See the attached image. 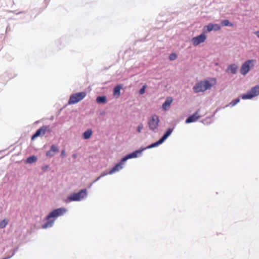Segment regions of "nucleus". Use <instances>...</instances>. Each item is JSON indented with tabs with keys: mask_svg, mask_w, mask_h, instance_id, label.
Wrapping results in <instances>:
<instances>
[{
	"mask_svg": "<svg viewBox=\"0 0 259 259\" xmlns=\"http://www.w3.org/2000/svg\"><path fill=\"white\" fill-rule=\"evenodd\" d=\"M67 210L64 207H60L51 211L45 218L47 221L42 226V229H47L53 226L56 219L63 215L67 212Z\"/></svg>",
	"mask_w": 259,
	"mask_h": 259,
	"instance_id": "1",
	"label": "nucleus"
},
{
	"mask_svg": "<svg viewBox=\"0 0 259 259\" xmlns=\"http://www.w3.org/2000/svg\"><path fill=\"white\" fill-rule=\"evenodd\" d=\"M212 85L208 80L200 81L197 82L193 87V89L195 93L203 92L210 89Z\"/></svg>",
	"mask_w": 259,
	"mask_h": 259,
	"instance_id": "2",
	"label": "nucleus"
},
{
	"mask_svg": "<svg viewBox=\"0 0 259 259\" xmlns=\"http://www.w3.org/2000/svg\"><path fill=\"white\" fill-rule=\"evenodd\" d=\"M159 119L156 114L151 115L148 119V125L149 128L153 133H156L159 125Z\"/></svg>",
	"mask_w": 259,
	"mask_h": 259,
	"instance_id": "3",
	"label": "nucleus"
},
{
	"mask_svg": "<svg viewBox=\"0 0 259 259\" xmlns=\"http://www.w3.org/2000/svg\"><path fill=\"white\" fill-rule=\"evenodd\" d=\"M87 190L83 189L77 193H73L68 197L69 201H80L87 197Z\"/></svg>",
	"mask_w": 259,
	"mask_h": 259,
	"instance_id": "4",
	"label": "nucleus"
},
{
	"mask_svg": "<svg viewBox=\"0 0 259 259\" xmlns=\"http://www.w3.org/2000/svg\"><path fill=\"white\" fill-rule=\"evenodd\" d=\"M258 95H259V85H256L246 94H243L241 98L243 100L250 99Z\"/></svg>",
	"mask_w": 259,
	"mask_h": 259,
	"instance_id": "5",
	"label": "nucleus"
},
{
	"mask_svg": "<svg viewBox=\"0 0 259 259\" xmlns=\"http://www.w3.org/2000/svg\"><path fill=\"white\" fill-rule=\"evenodd\" d=\"M86 96L85 92H79L73 94L70 96L68 104L69 105L74 104L82 100Z\"/></svg>",
	"mask_w": 259,
	"mask_h": 259,
	"instance_id": "6",
	"label": "nucleus"
},
{
	"mask_svg": "<svg viewBox=\"0 0 259 259\" xmlns=\"http://www.w3.org/2000/svg\"><path fill=\"white\" fill-rule=\"evenodd\" d=\"M50 133L51 132V129L49 126L43 125L38 130L36 131L35 133L32 136L31 140H33L37 137L42 136L45 135L46 132Z\"/></svg>",
	"mask_w": 259,
	"mask_h": 259,
	"instance_id": "7",
	"label": "nucleus"
},
{
	"mask_svg": "<svg viewBox=\"0 0 259 259\" xmlns=\"http://www.w3.org/2000/svg\"><path fill=\"white\" fill-rule=\"evenodd\" d=\"M146 148L137 149L132 153L126 154L122 157V161H126L128 159L141 156L142 152Z\"/></svg>",
	"mask_w": 259,
	"mask_h": 259,
	"instance_id": "8",
	"label": "nucleus"
},
{
	"mask_svg": "<svg viewBox=\"0 0 259 259\" xmlns=\"http://www.w3.org/2000/svg\"><path fill=\"white\" fill-rule=\"evenodd\" d=\"M254 61L253 59L247 60L245 61L241 65L240 72L241 74L245 75L250 70V64Z\"/></svg>",
	"mask_w": 259,
	"mask_h": 259,
	"instance_id": "9",
	"label": "nucleus"
},
{
	"mask_svg": "<svg viewBox=\"0 0 259 259\" xmlns=\"http://www.w3.org/2000/svg\"><path fill=\"white\" fill-rule=\"evenodd\" d=\"M206 39V36L203 32L200 35L194 37L192 39V42L194 46H198L202 42H203Z\"/></svg>",
	"mask_w": 259,
	"mask_h": 259,
	"instance_id": "10",
	"label": "nucleus"
},
{
	"mask_svg": "<svg viewBox=\"0 0 259 259\" xmlns=\"http://www.w3.org/2000/svg\"><path fill=\"white\" fill-rule=\"evenodd\" d=\"M59 151V147L56 145L53 144L51 146L50 150L47 151L46 155L50 158L52 157L55 155V153L58 152Z\"/></svg>",
	"mask_w": 259,
	"mask_h": 259,
	"instance_id": "11",
	"label": "nucleus"
},
{
	"mask_svg": "<svg viewBox=\"0 0 259 259\" xmlns=\"http://www.w3.org/2000/svg\"><path fill=\"white\" fill-rule=\"evenodd\" d=\"M125 161H122V158L121 159V161L119 163L116 164L108 172L109 175L113 174V173L119 171L123 168V165L124 164Z\"/></svg>",
	"mask_w": 259,
	"mask_h": 259,
	"instance_id": "12",
	"label": "nucleus"
},
{
	"mask_svg": "<svg viewBox=\"0 0 259 259\" xmlns=\"http://www.w3.org/2000/svg\"><path fill=\"white\" fill-rule=\"evenodd\" d=\"M199 110L196 111L194 114L189 116L185 120L186 123H190L196 121L200 118V116L198 115Z\"/></svg>",
	"mask_w": 259,
	"mask_h": 259,
	"instance_id": "13",
	"label": "nucleus"
},
{
	"mask_svg": "<svg viewBox=\"0 0 259 259\" xmlns=\"http://www.w3.org/2000/svg\"><path fill=\"white\" fill-rule=\"evenodd\" d=\"M174 128H168L166 130L163 136L160 138L161 140L164 142L166 139L171 134Z\"/></svg>",
	"mask_w": 259,
	"mask_h": 259,
	"instance_id": "14",
	"label": "nucleus"
},
{
	"mask_svg": "<svg viewBox=\"0 0 259 259\" xmlns=\"http://www.w3.org/2000/svg\"><path fill=\"white\" fill-rule=\"evenodd\" d=\"M227 70H230L232 74H236L237 72L238 66L235 64H230L228 66Z\"/></svg>",
	"mask_w": 259,
	"mask_h": 259,
	"instance_id": "15",
	"label": "nucleus"
},
{
	"mask_svg": "<svg viewBox=\"0 0 259 259\" xmlns=\"http://www.w3.org/2000/svg\"><path fill=\"white\" fill-rule=\"evenodd\" d=\"M163 143V142L160 138L159 139V140H158L157 141H156L154 143H152L151 144L148 145L145 148H146V149H151L152 148H154V147H157L158 146L160 145V144H162Z\"/></svg>",
	"mask_w": 259,
	"mask_h": 259,
	"instance_id": "16",
	"label": "nucleus"
},
{
	"mask_svg": "<svg viewBox=\"0 0 259 259\" xmlns=\"http://www.w3.org/2000/svg\"><path fill=\"white\" fill-rule=\"evenodd\" d=\"M122 88L121 84H118L115 86L113 89V94L114 96L119 97L120 95V90Z\"/></svg>",
	"mask_w": 259,
	"mask_h": 259,
	"instance_id": "17",
	"label": "nucleus"
},
{
	"mask_svg": "<svg viewBox=\"0 0 259 259\" xmlns=\"http://www.w3.org/2000/svg\"><path fill=\"white\" fill-rule=\"evenodd\" d=\"M92 131L91 129H88L85 131L82 134V137L84 139H89L92 135Z\"/></svg>",
	"mask_w": 259,
	"mask_h": 259,
	"instance_id": "18",
	"label": "nucleus"
},
{
	"mask_svg": "<svg viewBox=\"0 0 259 259\" xmlns=\"http://www.w3.org/2000/svg\"><path fill=\"white\" fill-rule=\"evenodd\" d=\"M212 23H209L208 25L205 26L203 27V33H208L210 32L211 31H213V27H212Z\"/></svg>",
	"mask_w": 259,
	"mask_h": 259,
	"instance_id": "19",
	"label": "nucleus"
},
{
	"mask_svg": "<svg viewBox=\"0 0 259 259\" xmlns=\"http://www.w3.org/2000/svg\"><path fill=\"white\" fill-rule=\"evenodd\" d=\"M172 101L171 98H167L164 102L162 104V108L164 110H166L167 107H168L170 105Z\"/></svg>",
	"mask_w": 259,
	"mask_h": 259,
	"instance_id": "20",
	"label": "nucleus"
},
{
	"mask_svg": "<svg viewBox=\"0 0 259 259\" xmlns=\"http://www.w3.org/2000/svg\"><path fill=\"white\" fill-rule=\"evenodd\" d=\"M96 101L98 103L104 104L107 101L106 97L105 96H98L96 99Z\"/></svg>",
	"mask_w": 259,
	"mask_h": 259,
	"instance_id": "21",
	"label": "nucleus"
},
{
	"mask_svg": "<svg viewBox=\"0 0 259 259\" xmlns=\"http://www.w3.org/2000/svg\"><path fill=\"white\" fill-rule=\"evenodd\" d=\"M37 158L35 155H32L28 157L26 159V163L31 164L37 161Z\"/></svg>",
	"mask_w": 259,
	"mask_h": 259,
	"instance_id": "22",
	"label": "nucleus"
},
{
	"mask_svg": "<svg viewBox=\"0 0 259 259\" xmlns=\"http://www.w3.org/2000/svg\"><path fill=\"white\" fill-rule=\"evenodd\" d=\"M221 24L223 26H233V24L228 20H223L221 22Z\"/></svg>",
	"mask_w": 259,
	"mask_h": 259,
	"instance_id": "23",
	"label": "nucleus"
},
{
	"mask_svg": "<svg viewBox=\"0 0 259 259\" xmlns=\"http://www.w3.org/2000/svg\"><path fill=\"white\" fill-rule=\"evenodd\" d=\"M240 101V99L239 98H237L234 100H233L229 104V105L231 107H233L236 105L237 103H238Z\"/></svg>",
	"mask_w": 259,
	"mask_h": 259,
	"instance_id": "24",
	"label": "nucleus"
},
{
	"mask_svg": "<svg viewBox=\"0 0 259 259\" xmlns=\"http://www.w3.org/2000/svg\"><path fill=\"white\" fill-rule=\"evenodd\" d=\"M8 221L6 219L2 220V221L0 222V228H4L5 227H6Z\"/></svg>",
	"mask_w": 259,
	"mask_h": 259,
	"instance_id": "25",
	"label": "nucleus"
},
{
	"mask_svg": "<svg viewBox=\"0 0 259 259\" xmlns=\"http://www.w3.org/2000/svg\"><path fill=\"white\" fill-rule=\"evenodd\" d=\"M212 28L213 31H217L220 30L221 29V27L219 24H212Z\"/></svg>",
	"mask_w": 259,
	"mask_h": 259,
	"instance_id": "26",
	"label": "nucleus"
},
{
	"mask_svg": "<svg viewBox=\"0 0 259 259\" xmlns=\"http://www.w3.org/2000/svg\"><path fill=\"white\" fill-rule=\"evenodd\" d=\"M177 55L175 53H171L169 56V59L170 61H174L177 59Z\"/></svg>",
	"mask_w": 259,
	"mask_h": 259,
	"instance_id": "27",
	"label": "nucleus"
},
{
	"mask_svg": "<svg viewBox=\"0 0 259 259\" xmlns=\"http://www.w3.org/2000/svg\"><path fill=\"white\" fill-rule=\"evenodd\" d=\"M146 88V85H144L140 89L139 93L140 95H143L145 92V89Z\"/></svg>",
	"mask_w": 259,
	"mask_h": 259,
	"instance_id": "28",
	"label": "nucleus"
},
{
	"mask_svg": "<svg viewBox=\"0 0 259 259\" xmlns=\"http://www.w3.org/2000/svg\"><path fill=\"white\" fill-rule=\"evenodd\" d=\"M143 128V124L142 123H140L137 126V131L138 133H140L141 132Z\"/></svg>",
	"mask_w": 259,
	"mask_h": 259,
	"instance_id": "29",
	"label": "nucleus"
},
{
	"mask_svg": "<svg viewBox=\"0 0 259 259\" xmlns=\"http://www.w3.org/2000/svg\"><path fill=\"white\" fill-rule=\"evenodd\" d=\"M60 156L62 158L65 156V150H62L61 152Z\"/></svg>",
	"mask_w": 259,
	"mask_h": 259,
	"instance_id": "30",
	"label": "nucleus"
},
{
	"mask_svg": "<svg viewBox=\"0 0 259 259\" xmlns=\"http://www.w3.org/2000/svg\"><path fill=\"white\" fill-rule=\"evenodd\" d=\"M100 179H101L100 177V176H99V177H98L96 179H95V180L93 181V183L90 185V187H91L92 186V184H94V183H95L97 182V181H98Z\"/></svg>",
	"mask_w": 259,
	"mask_h": 259,
	"instance_id": "31",
	"label": "nucleus"
},
{
	"mask_svg": "<svg viewBox=\"0 0 259 259\" xmlns=\"http://www.w3.org/2000/svg\"><path fill=\"white\" fill-rule=\"evenodd\" d=\"M109 174L108 172H103L100 176V178H102L105 176H106L107 175Z\"/></svg>",
	"mask_w": 259,
	"mask_h": 259,
	"instance_id": "32",
	"label": "nucleus"
},
{
	"mask_svg": "<svg viewBox=\"0 0 259 259\" xmlns=\"http://www.w3.org/2000/svg\"><path fill=\"white\" fill-rule=\"evenodd\" d=\"M17 248H15L14 250H13V252L12 253V254L11 255H12V256L15 254L16 251L17 250Z\"/></svg>",
	"mask_w": 259,
	"mask_h": 259,
	"instance_id": "33",
	"label": "nucleus"
},
{
	"mask_svg": "<svg viewBox=\"0 0 259 259\" xmlns=\"http://www.w3.org/2000/svg\"><path fill=\"white\" fill-rule=\"evenodd\" d=\"M255 34L256 35L257 37L259 38V31L255 32Z\"/></svg>",
	"mask_w": 259,
	"mask_h": 259,
	"instance_id": "34",
	"label": "nucleus"
},
{
	"mask_svg": "<svg viewBox=\"0 0 259 259\" xmlns=\"http://www.w3.org/2000/svg\"><path fill=\"white\" fill-rule=\"evenodd\" d=\"M72 156V157L73 158L75 159V158H76L77 157V154H73Z\"/></svg>",
	"mask_w": 259,
	"mask_h": 259,
	"instance_id": "35",
	"label": "nucleus"
},
{
	"mask_svg": "<svg viewBox=\"0 0 259 259\" xmlns=\"http://www.w3.org/2000/svg\"><path fill=\"white\" fill-rule=\"evenodd\" d=\"M12 257V255H10V256H9L8 257H4V258H3L2 259H9V258H10Z\"/></svg>",
	"mask_w": 259,
	"mask_h": 259,
	"instance_id": "36",
	"label": "nucleus"
},
{
	"mask_svg": "<svg viewBox=\"0 0 259 259\" xmlns=\"http://www.w3.org/2000/svg\"><path fill=\"white\" fill-rule=\"evenodd\" d=\"M22 13V12H19V13H17V14H20V13Z\"/></svg>",
	"mask_w": 259,
	"mask_h": 259,
	"instance_id": "37",
	"label": "nucleus"
}]
</instances>
